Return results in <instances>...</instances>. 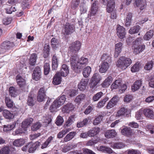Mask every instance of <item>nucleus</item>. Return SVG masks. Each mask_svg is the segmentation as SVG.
Here are the masks:
<instances>
[{"label": "nucleus", "instance_id": "obj_45", "mask_svg": "<svg viewBox=\"0 0 154 154\" xmlns=\"http://www.w3.org/2000/svg\"><path fill=\"white\" fill-rule=\"evenodd\" d=\"M5 103L8 108H12L13 106V102L9 97H6L5 99Z\"/></svg>", "mask_w": 154, "mask_h": 154}, {"label": "nucleus", "instance_id": "obj_49", "mask_svg": "<svg viewBox=\"0 0 154 154\" xmlns=\"http://www.w3.org/2000/svg\"><path fill=\"white\" fill-rule=\"evenodd\" d=\"M44 73L45 75H48L50 71V64L48 63H45L44 65Z\"/></svg>", "mask_w": 154, "mask_h": 154}, {"label": "nucleus", "instance_id": "obj_35", "mask_svg": "<svg viewBox=\"0 0 154 154\" xmlns=\"http://www.w3.org/2000/svg\"><path fill=\"white\" fill-rule=\"evenodd\" d=\"M9 95L11 97H15L17 95V90L13 86H11L9 88Z\"/></svg>", "mask_w": 154, "mask_h": 154}, {"label": "nucleus", "instance_id": "obj_37", "mask_svg": "<svg viewBox=\"0 0 154 154\" xmlns=\"http://www.w3.org/2000/svg\"><path fill=\"white\" fill-rule=\"evenodd\" d=\"M80 0H72L70 2V7L73 10H75L79 6Z\"/></svg>", "mask_w": 154, "mask_h": 154}, {"label": "nucleus", "instance_id": "obj_38", "mask_svg": "<svg viewBox=\"0 0 154 154\" xmlns=\"http://www.w3.org/2000/svg\"><path fill=\"white\" fill-rule=\"evenodd\" d=\"M76 134V133L75 131L69 132L64 137V141L65 142H67L70 140L74 137Z\"/></svg>", "mask_w": 154, "mask_h": 154}, {"label": "nucleus", "instance_id": "obj_52", "mask_svg": "<svg viewBox=\"0 0 154 154\" xmlns=\"http://www.w3.org/2000/svg\"><path fill=\"white\" fill-rule=\"evenodd\" d=\"M10 151L8 146H4L0 149V154H9Z\"/></svg>", "mask_w": 154, "mask_h": 154}, {"label": "nucleus", "instance_id": "obj_47", "mask_svg": "<svg viewBox=\"0 0 154 154\" xmlns=\"http://www.w3.org/2000/svg\"><path fill=\"white\" fill-rule=\"evenodd\" d=\"M16 124V123L14 122L12 124L5 125L3 128L4 131L6 132L11 130L15 127Z\"/></svg>", "mask_w": 154, "mask_h": 154}, {"label": "nucleus", "instance_id": "obj_55", "mask_svg": "<svg viewBox=\"0 0 154 154\" xmlns=\"http://www.w3.org/2000/svg\"><path fill=\"white\" fill-rule=\"evenodd\" d=\"M99 150L103 152H106L109 153L112 152V150L110 148L101 146L99 147Z\"/></svg>", "mask_w": 154, "mask_h": 154}, {"label": "nucleus", "instance_id": "obj_20", "mask_svg": "<svg viewBox=\"0 0 154 154\" xmlns=\"http://www.w3.org/2000/svg\"><path fill=\"white\" fill-rule=\"evenodd\" d=\"M143 113L145 116L151 119H154V113L152 109L149 108H146L143 110Z\"/></svg>", "mask_w": 154, "mask_h": 154}, {"label": "nucleus", "instance_id": "obj_40", "mask_svg": "<svg viewBox=\"0 0 154 154\" xmlns=\"http://www.w3.org/2000/svg\"><path fill=\"white\" fill-rule=\"evenodd\" d=\"M154 32L153 30H150L147 31L144 35L143 38L145 40H149L152 38Z\"/></svg>", "mask_w": 154, "mask_h": 154}, {"label": "nucleus", "instance_id": "obj_1", "mask_svg": "<svg viewBox=\"0 0 154 154\" xmlns=\"http://www.w3.org/2000/svg\"><path fill=\"white\" fill-rule=\"evenodd\" d=\"M70 64L72 69L76 73H78L81 71L85 66L88 63V60L83 56L79 59V55L77 59H70Z\"/></svg>", "mask_w": 154, "mask_h": 154}, {"label": "nucleus", "instance_id": "obj_46", "mask_svg": "<svg viewBox=\"0 0 154 154\" xmlns=\"http://www.w3.org/2000/svg\"><path fill=\"white\" fill-rule=\"evenodd\" d=\"M86 95L85 94H81L77 96L75 100V101L76 103H79L81 101L83 100L85 98Z\"/></svg>", "mask_w": 154, "mask_h": 154}, {"label": "nucleus", "instance_id": "obj_61", "mask_svg": "<svg viewBox=\"0 0 154 154\" xmlns=\"http://www.w3.org/2000/svg\"><path fill=\"white\" fill-rule=\"evenodd\" d=\"M103 93L100 91L95 94L92 98V100L94 101L98 100L103 95Z\"/></svg>", "mask_w": 154, "mask_h": 154}, {"label": "nucleus", "instance_id": "obj_29", "mask_svg": "<svg viewBox=\"0 0 154 154\" xmlns=\"http://www.w3.org/2000/svg\"><path fill=\"white\" fill-rule=\"evenodd\" d=\"M112 78L111 76H109L101 84V85L103 88L108 87L112 81Z\"/></svg>", "mask_w": 154, "mask_h": 154}, {"label": "nucleus", "instance_id": "obj_62", "mask_svg": "<svg viewBox=\"0 0 154 154\" xmlns=\"http://www.w3.org/2000/svg\"><path fill=\"white\" fill-rule=\"evenodd\" d=\"M103 116L102 115H100L97 117L93 121V124L95 125L99 124L102 120Z\"/></svg>", "mask_w": 154, "mask_h": 154}, {"label": "nucleus", "instance_id": "obj_21", "mask_svg": "<svg viewBox=\"0 0 154 154\" xmlns=\"http://www.w3.org/2000/svg\"><path fill=\"white\" fill-rule=\"evenodd\" d=\"M97 2L96 1H94L91 5V11L89 12V15L90 17L95 16L96 14L98 9L96 5Z\"/></svg>", "mask_w": 154, "mask_h": 154}, {"label": "nucleus", "instance_id": "obj_42", "mask_svg": "<svg viewBox=\"0 0 154 154\" xmlns=\"http://www.w3.org/2000/svg\"><path fill=\"white\" fill-rule=\"evenodd\" d=\"M122 85V81L120 80H116L111 85V87L112 89H116L119 88Z\"/></svg>", "mask_w": 154, "mask_h": 154}, {"label": "nucleus", "instance_id": "obj_5", "mask_svg": "<svg viewBox=\"0 0 154 154\" xmlns=\"http://www.w3.org/2000/svg\"><path fill=\"white\" fill-rule=\"evenodd\" d=\"M63 35H68L73 33L75 30V25L74 23L66 22L64 27Z\"/></svg>", "mask_w": 154, "mask_h": 154}, {"label": "nucleus", "instance_id": "obj_6", "mask_svg": "<svg viewBox=\"0 0 154 154\" xmlns=\"http://www.w3.org/2000/svg\"><path fill=\"white\" fill-rule=\"evenodd\" d=\"M100 2L103 5H106V11L109 13H111L115 7V2L114 0H100Z\"/></svg>", "mask_w": 154, "mask_h": 154}, {"label": "nucleus", "instance_id": "obj_22", "mask_svg": "<svg viewBox=\"0 0 154 154\" xmlns=\"http://www.w3.org/2000/svg\"><path fill=\"white\" fill-rule=\"evenodd\" d=\"M35 95L31 93L29 94L27 100V104L28 106H32L35 105Z\"/></svg>", "mask_w": 154, "mask_h": 154}, {"label": "nucleus", "instance_id": "obj_48", "mask_svg": "<svg viewBox=\"0 0 154 154\" xmlns=\"http://www.w3.org/2000/svg\"><path fill=\"white\" fill-rule=\"evenodd\" d=\"M101 140L99 138H97L96 139L93 140L91 139L88 141L86 143L87 146H92L96 144L99 142H100Z\"/></svg>", "mask_w": 154, "mask_h": 154}, {"label": "nucleus", "instance_id": "obj_13", "mask_svg": "<svg viewBox=\"0 0 154 154\" xmlns=\"http://www.w3.org/2000/svg\"><path fill=\"white\" fill-rule=\"evenodd\" d=\"M14 45L13 42L9 41H5L1 44L0 46L2 49L8 50L13 47Z\"/></svg>", "mask_w": 154, "mask_h": 154}, {"label": "nucleus", "instance_id": "obj_33", "mask_svg": "<svg viewBox=\"0 0 154 154\" xmlns=\"http://www.w3.org/2000/svg\"><path fill=\"white\" fill-rule=\"evenodd\" d=\"M2 113L3 116L6 119H10L14 117V114L7 109L3 110Z\"/></svg>", "mask_w": 154, "mask_h": 154}, {"label": "nucleus", "instance_id": "obj_28", "mask_svg": "<svg viewBox=\"0 0 154 154\" xmlns=\"http://www.w3.org/2000/svg\"><path fill=\"white\" fill-rule=\"evenodd\" d=\"M37 54L35 53H33L31 54L29 59V63L32 66H34L35 65L37 59Z\"/></svg>", "mask_w": 154, "mask_h": 154}, {"label": "nucleus", "instance_id": "obj_54", "mask_svg": "<svg viewBox=\"0 0 154 154\" xmlns=\"http://www.w3.org/2000/svg\"><path fill=\"white\" fill-rule=\"evenodd\" d=\"M56 103V101H54L52 105L51 106L50 108V110L51 112H54L56 111V110L57 108L60 106Z\"/></svg>", "mask_w": 154, "mask_h": 154}, {"label": "nucleus", "instance_id": "obj_50", "mask_svg": "<svg viewBox=\"0 0 154 154\" xmlns=\"http://www.w3.org/2000/svg\"><path fill=\"white\" fill-rule=\"evenodd\" d=\"M140 29V27L138 25H137L131 28L129 30V33L132 34L138 33Z\"/></svg>", "mask_w": 154, "mask_h": 154}, {"label": "nucleus", "instance_id": "obj_24", "mask_svg": "<svg viewBox=\"0 0 154 154\" xmlns=\"http://www.w3.org/2000/svg\"><path fill=\"white\" fill-rule=\"evenodd\" d=\"M74 109V106L72 103H67L63 107L62 110L64 112L69 113Z\"/></svg>", "mask_w": 154, "mask_h": 154}, {"label": "nucleus", "instance_id": "obj_15", "mask_svg": "<svg viewBox=\"0 0 154 154\" xmlns=\"http://www.w3.org/2000/svg\"><path fill=\"white\" fill-rule=\"evenodd\" d=\"M115 47L114 56V57L117 58L119 57L122 51L123 48V44L121 42H119L115 44Z\"/></svg>", "mask_w": 154, "mask_h": 154}, {"label": "nucleus", "instance_id": "obj_4", "mask_svg": "<svg viewBox=\"0 0 154 154\" xmlns=\"http://www.w3.org/2000/svg\"><path fill=\"white\" fill-rule=\"evenodd\" d=\"M41 143L38 141H36L34 143L32 142H29L26 144L25 146L22 148L23 151H26L28 150L30 153H33L40 146Z\"/></svg>", "mask_w": 154, "mask_h": 154}, {"label": "nucleus", "instance_id": "obj_41", "mask_svg": "<svg viewBox=\"0 0 154 154\" xmlns=\"http://www.w3.org/2000/svg\"><path fill=\"white\" fill-rule=\"evenodd\" d=\"M91 72V68L89 66H87L84 68L83 72L82 74L83 76L85 78L88 77Z\"/></svg>", "mask_w": 154, "mask_h": 154}, {"label": "nucleus", "instance_id": "obj_44", "mask_svg": "<svg viewBox=\"0 0 154 154\" xmlns=\"http://www.w3.org/2000/svg\"><path fill=\"white\" fill-rule=\"evenodd\" d=\"M111 146L114 149H121L124 148L125 145L122 142L115 143L112 144Z\"/></svg>", "mask_w": 154, "mask_h": 154}, {"label": "nucleus", "instance_id": "obj_36", "mask_svg": "<svg viewBox=\"0 0 154 154\" xmlns=\"http://www.w3.org/2000/svg\"><path fill=\"white\" fill-rule=\"evenodd\" d=\"M52 69L55 70L57 69L58 66L57 59L56 54H54L52 59Z\"/></svg>", "mask_w": 154, "mask_h": 154}, {"label": "nucleus", "instance_id": "obj_60", "mask_svg": "<svg viewBox=\"0 0 154 154\" xmlns=\"http://www.w3.org/2000/svg\"><path fill=\"white\" fill-rule=\"evenodd\" d=\"M51 44L53 48H57V46L58 45L59 42L57 38H53L51 41Z\"/></svg>", "mask_w": 154, "mask_h": 154}, {"label": "nucleus", "instance_id": "obj_34", "mask_svg": "<svg viewBox=\"0 0 154 154\" xmlns=\"http://www.w3.org/2000/svg\"><path fill=\"white\" fill-rule=\"evenodd\" d=\"M50 47L49 45L46 44L45 45L43 49V57L47 58L48 57L50 54Z\"/></svg>", "mask_w": 154, "mask_h": 154}, {"label": "nucleus", "instance_id": "obj_32", "mask_svg": "<svg viewBox=\"0 0 154 154\" xmlns=\"http://www.w3.org/2000/svg\"><path fill=\"white\" fill-rule=\"evenodd\" d=\"M33 120L32 118H29L25 119L22 123L21 127L24 129L26 128L29 126L30 125Z\"/></svg>", "mask_w": 154, "mask_h": 154}, {"label": "nucleus", "instance_id": "obj_11", "mask_svg": "<svg viewBox=\"0 0 154 154\" xmlns=\"http://www.w3.org/2000/svg\"><path fill=\"white\" fill-rule=\"evenodd\" d=\"M119 100L118 96L116 95L113 97L107 104L106 106V108L109 109L114 107L117 105Z\"/></svg>", "mask_w": 154, "mask_h": 154}, {"label": "nucleus", "instance_id": "obj_27", "mask_svg": "<svg viewBox=\"0 0 154 154\" xmlns=\"http://www.w3.org/2000/svg\"><path fill=\"white\" fill-rule=\"evenodd\" d=\"M142 84V82L140 80L136 81L131 86L132 91H135L138 90L141 87Z\"/></svg>", "mask_w": 154, "mask_h": 154}, {"label": "nucleus", "instance_id": "obj_53", "mask_svg": "<svg viewBox=\"0 0 154 154\" xmlns=\"http://www.w3.org/2000/svg\"><path fill=\"white\" fill-rule=\"evenodd\" d=\"M142 39L141 38H137L132 43V48L141 45L142 43Z\"/></svg>", "mask_w": 154, "mask_h": 154}, {"label": "nucleus", "instance_id": "obj_17", "mask_svg": "<svg viewBox=\"0 0 154 154\" xmlns=\"http://www.w3.org/2000/svg\"><path fill=\"white\" fill-rule=\"evenodd\" d=\"M136 6L139 8L140 10L142 11L146 8L147 6L146 0H136Z\"/></svg>", "mask_w": 154, "mask_h": 154}, {"label": "nucleus", "instance_id": "obj_3", "mask_svg": "<svg viewBox=\"0 0 154 154\" xmlns=\"http://www.w3.org/2000/svg\"><path fill=\"white\" fill-rule=\"evenodd\" d=\"M131 63L132 61L130 59L122 56L119 58L116 63V65L117 67L124 70L129 66Z\"/></svg>", "mask_w": 154, "mask_h": 154}, {"label": "nucleus", "instance_id": "obj_9", "mask_svg": "<svg viewBox=\"0 0 154 154\" xmlns=\"http://www.w3.org/2000/svg\"><path fill=\"white\" fill-rule=\"evenodd\" d=\"M130 113L128 109L124 107L119 108L117 111L116 116V117H127Z\"/></svg>", "mask_w": 154, "mask_h": 154}, {"label": "nucleus", "instance_id": "obj_23", "mask_svg": "<svg viewBox=\"0 0 154 154\" xmlns=\"http://www.w3.org/2000/svg\"><path fill=\"white\" fill-rule=\"evenodd\" d=\"M88 82V79H82L78 85V88L81 91H83L85 89Z\"/></svg>", "mask_w": 154, "mask_h": 154}, {"label": "nucleus", "instance_id": "obj_10", "mask_svg": "<svg viewBox=\"0 0 154 154\" xmlns=\"http://www.w3.org/2000/svg\"><path fill=\"white\" fill-rule=\"evenodd\" d=\"M101 80V77L100 75L97 73H94L92 77L90 84L91 88L95 87L99 83Z\"/></svg>", "mask_w": 154, "mask_h": 154}, {"label": "nucleus", "instance_id": "obj_8", "mask_svg": "<svg viewBox=\"0 0 154 154\" xmlns=\"http://www.w3.org/2000/svg\"><path fill=\"white\" fill-rule=\"evenodd\" d=\"M16 80L19 87L23 90L25 89L26 85V80L22 78L20 75L18 74L16 76Z\"/></svg>", "mask_w": 154, "mask_h": 154}, {"label": "nucleus", "instance_id": "obj_56", "mask_svg": "<svg viewBox=\"0 0 154 154\" xmlns=\"http://www.w3.org/2000/svg\"><path fill=\"white\" fill-rule=\"evenodd\" d=\"M140 67V65L139 63L137 62L131 67V71L133 72L138 71L139 70Z\"/></svg>", "mask_w": 154, "mask_h": 154}, {"label": "nucleus", "instance_id": "obj_14", "mask_svg": "<svg viewBox=\"0 0 154 154\" xmlns=\"http://www.w3.org/2000/svg\"><path fill=\"white\" fill-rule=\"evenodd\" d=\"M117 34L121 39H123L125 37V29L123 26L118 25L116 29Z\"/></svg>", "mask_w": 154, "mask_h": 154}, {"label": "nucleus", "instance_id": "obj_43", "mask_svg": "<svg viewBox=\"0 0 154 154\" xmlns=\"http://www.w3.org/2000/svg\"><path fill=\"white\" fill-rule=\"evenodd\" d=\"M100 131V129L97 128H94L92 130L88 131L89 137H94Z\"/></svg>", "mask_w": 154, "mask_h": 154}, {"label": "nucleus", "instance_id": "obj_30", "mask_svg": "<svg viewBox=\"0 0 154 154\" xmlns=\"http://www.w3.org/2000/svg\"><path fill=\"white\" fill-rule=\"evenodd\" d=\"M61 78L59 73H57L53 77L52 81L53 84L54 85H57L61 83Z\"/></svg>", "mask_w": 154, "mask_h": 154}, {"label": "nucleus", "instance_id": "obj_57", "mask_svg": "<svg viewBox=\"0 0 154 154\" xmlns=\"http://www.w3.org/2000/svg\"><path fill=\"white\" fill-rule=\"evenodd\" d=\"M109 98L107 97H105L103 99L99 101L97 103V106L101 108L104 106L106 102L108 100Z\"/></svg>", "mask_w": 154, "mask_h": 154}, {"label": "nucleus", "instance_id": "obj_31", "mask_svg": "<svg viewBox=\"0 0 154 154\" xmlns=\"http://www.w3.org/2000/svg\"><path fill=\"white\" fill-rule=\"evenodd\" d=\"M132 13L131 12H128L127 14L126 17L125 19V26L127 27L131 25L132 18Z\"/></svg>", "mask_w": 154, "mask_h": 154}, {"label": "nucleus", "instance_id": "obj_51", "mask_svg": "<svg viewBox=\"0 0 154 154\" xmlns=\"http://www.w3.org/2000/svg\"><path fill=\"white\" fill-rule=\"evenodd\" d=\"M111 58L110 56L108 54H104L102 55L101 59L104 62L109 63L111 61Z\"/></svg>", "mask_w": 154, "mask_h": 154}, {"label": "nucleus", "instance_id": "obj_2", "mask_svg": "<svg viewBox=\"0 0 154 154\" xmlns=\"http://www.w3.org/2000/svg\"><path fill=\"white\" fill-rule=\"evenodd\" d=\"M82 44L78 40L70 44L69 48L68 54L70 56V59L72 58L77 59L78 52L80 50Z\"/></svg>", "mask_w": 154, "mask_h": 154}, {"label": "nucleus", "instance_id": "obj_25", "mask_svg": "<svg viewBox=\"0 0 154 154\" xmlns=\"http://www.w3.org/2000/svg\"><path fill=\"white\" fill-rule=\"evenodd\" d=\"M145 46L144 45H140L132 48L133 53L135 54H138L143 51L145 49Z\"/></svg>", "mask_w": 154, "mask_h": 154}, {"label": "nucleus", "instance_id": "obj_26", "mask_svg": "<svg viewBox=\"0 0 154 154\" xmlns=\"http://www.w3.org/2000/svg\"><path fill=\"white\" fill-rule=\"evenodd\" d=\"M109 64L106 62H102L100 66L99 72L101 73L105 72L109 68Z\"/></svg>", "mask_w": 154, "mask_h": 154}, {"label": "nucleus", "instance_id": "obj_63", "mask_svg": "<svg viewBox=\"0 0 154 154\" xmlns=\"http://www.w3.org/2000/svg\"><path fill=\"white\" fill-rule=\"evenodd\" d=\"M148 79L149 86L151 88H154V76L151 75L148 77Z\"/></svg>", "mask_w": 154, "mask_h": 154}, {"label": "nucleus", "instance_id": "obj_39", "mask_svg": "<svg viewBox=\"0 0 154 154\" xmlns=\"http://www.w3.org/2000/svg\"><path fill=\"white\" fill-rule=\"evenodd\" d=\"M66 100V96L64 95H63L61 97H59L58 98L55 100L54 101H56V103L59 106L63 105Z\"/></svg>", "mask_w": 154, "mask_h": 154}, {"label": "nucleus", "instance_id": "obj_19", "mask_svg": "<svg viewBox=\"0 0 154 154\" xmlns=\"http://www.w3.org/2000/svg\"><path fill=\"white\" fill-rule=\"evenodd\" d=\"M117 134V133L115 129L107 130L104 133L105 137L108 139L115 137Z\"/></svg>", "mask_w": 154, "mask_h": 154}, {"label": "nucleus", "instance_id": "obj_12", "mask_svg": "<svg viewBox=\"0 0 154 154\" xmlns=\"http://www.w3.org/2000/svg\"><path fill=\"white\" fill-rule=\"evenodd\" d=\"M46 91L44 88H41L39 90L37 96V100L39 102L43 101L46 97Z\"/></svg>", "mask_w": 154, "mask_h": 154}, {"label": "nucleus", "instance_id": "obj_58", "mask_svg": "<svg viewBox=\"0 0 154 154\" xmlns=\"http://www.w3.org/2000/svg\"><path fill=\"white\" fill-rule=\"evenodd\" d=\"M153 64V62L152 60L148 62L144 66V69L146 70H149L152 69Z\"/></svg>", "mask_w": 154, "mask_h": 154}, {"label": "nucleus", "instance_id": "obj_18", "mask_svg": "<svg viewBox=\"0 0 154 154\" xmlns=\"http://www.w3.org/2000/svg\"><path fill=\"white\" fill-rule=\"evenodd\" d=\"M121 133L122 135L125 136L129 137L132 134V130L130 127L124 126L121 130Z\"/></svg>", "mask_w": 154, "mask_h": 154}, {"label": "nucleus", "instance_id": "obj_7", "mask_svg": "<svg viewBox=\"0 0 154 154\" xmlns=\"http://www.w3.org/2000/svg\"><path fill=\"white\" fill-rule=\"evenodd\" d=\"M42 72L41 68L39 66H36L34 69L32 74V79L35 81L40 80L41 78Z\"/></svg>", "mask_w": 154, "mask_h": 154}, {"label": "nucleus", "instance_id": "obj_16", "mask_svg": "<svg viewBox=\"0 0 154 154\" xmlns=\"http://www.w3.org/2000/svg\"><path fill=\"white\" fill-rule=\"evenodd\" d=\"M69 72V67L66 64H63L61 69L59 72H57L59 74V75L63 77H66L67 75Z\"/></svg>", "mask_w": 154, "mask_h": 154}, {"label": "nucleus", "instance_id": "obj_64", "mask_svg": "<svg viewBox=\"0 0 154 154\" xmlns=\"http://www.w3.org/2000/svg\"><path fill=\"white\" fill-rule=\"evenodd\" d=\"M42 124L38 122H37L32 126V130L33 131H36L41 126Z\"/></svg>", "mask_w": 154, "mask_h": 154}, {"label": "nucleus", "instance_id": "obj_59", "mask_svg": "<svg viewBox=\"0 0 154 154\" xmlns=\"http://www.w3.org/2000/svg\"><path fill=\"white\" fill-rule=\"evenodd\" d=\"M88 122L87 118L84 119L82 121L78 122L77 124V127L78 128L82 127L87 125Z\"/></svg>", "mask_w": 154, "mask_h": 154}]
</instances>
